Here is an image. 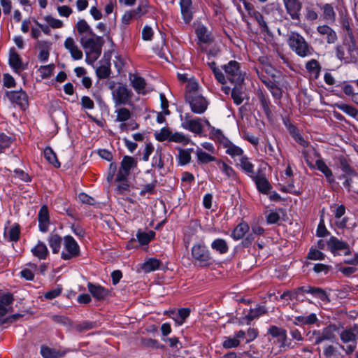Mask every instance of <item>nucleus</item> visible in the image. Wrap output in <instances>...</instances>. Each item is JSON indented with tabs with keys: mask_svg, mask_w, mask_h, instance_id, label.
Listing matches in <instances>:
<instances>
[{
	"mask_svg": "<svg viewBox=\"0 0 358 358\" xmlns=\"http://www.w3.org/2000/svg\"><path fill=\"white\" fill-rule=\"evenodd\" d=\"M336 56L345 63H353L357 60L358 48L352 34L348 36L343 43L336 48Z\"/></svg>",
	"mask_w": 358,
	"mask_h": 358,
	"instance_id": "2",
	"label": "nucleus"
},
{
	"mask_svg": "<svg viewBox=\"0 0 358 358\" xmlns=\"http://www.w3.org/2000/svg\"><path fill=\"white\" fill-rule=\"evenodd\" d=\"M266 313V308L265 306H258L254 309H250L248 314L245 315L244 317H243L242 322L245 321L247 324H249L250 322H252L254 319L258 317L259 316L265 314Z\"/></svg>",
	"mask_w": 358,
	"mask_h": 358,
	"instance_id": "33",
	"label": "nucleus"
},
{
	"mask_svg": "<svg viewBox=\"0 0 358 358\" xmlns=\"http://www.w3.org/2000/svg\"><path fill=\"white\" fill-rule=\"evenodd\" d=\"M182 120V127L196 134L200 135L203 133V125L201 124L202 119H192L190 113H185L184 116H180Z\"/></svg>",
	"mask_w": 358,
	"mask_h": 358,
	"instance_id": "13",
	"label": "nucleus"
},
{
	"mask_svg": "<svg viewBox=\"0 0 358 358\" xmlns=\"http://www.w3.org/2000/svg\"><path fill=\"white\" fill-rule=\"evenodd\" d=\"M196 155L197 157V162L199 164H208L210 162H217L215 157L206 153L199 148L196 150Z\"/></svg>",
	"mask_w": 358,
	"mask_h": 358,
	"instance_id": "43",
	"label": "nucleus"
},
{
	"mask_svg": "<svg viewBox=\"0 0 358 358\" xmlns=\"http://www.w3.org/2000/svg\"><path fill=\"white\" fill-rule=\"evenodd\" d=\"M52 320L57 324H62L64 327H69L71 328L72 321L64 315H55L52 316Z\"/></svg>",
	"mask_w": 358,
	"mask_h": 358,
	"instance_id": "61",
	"label": "nucleus"
},
{
	"mask_svg": "<svg viewBox=\"0 0 358 358\" xmlns=\"http://www.w3.org/2000/svg\"><path fill=\"white\" fill-rule=\"evenodd\" d=\"M189 138L185 136L183 134L179 132L171 133L169 141L182 143L187 145L189 142Z\"/></svg>",
	"mask_w": 358,
	"mask_h": 358,
	"instance_id": "57",
	"label": "nucleus"
},
{
	"mask_svg": "<svg viewBox=\"0 0 358 358\" xmlns=\"http://www.w3.org/2000/svg\"><path fill=\"white\" fill-rule=\"evenodd\" d=\"M248 230V224L245 222H242L235 227L231 233V236L236 241L240 240L243 238Z\"/></svg>",
	"mask_w": 358,
	"mask_h": 358,
	"instance_id": "35",
	"label": "nucleus"
},
{
	"mask_svg": "<svg viewBox=\"0 0 358 358\" xmlns=\"http://www.w3.org/2000/svg\"><path fill=\"white\" fill-rule=\"evenodd\" d=\"M161 264V262L156 258H149L142 264L141 268L145 273H150L157 270Z\"/></svg>",
	"mask_w": 358,
	"mask_h": 358,
	"instance_id": "36",
	"label": "nucleus"
},
{
	"mask_svg": "<svg viewBox=\"0 0 358 358\" xmlns=\"http://www.w3.org/2000/svg\"><path fill=\"white\" fill-rule=\"evenodd\" d=\"M193 148L182 149L178 148V162L180 165H186L191 161V152H193Z\"/></svg>",
	"mask_w": 358,
	"mask_h": 358,
	"instance_id": "42",
	"label": "nucleus"
},
{
	"mask_svg": "<svg viewBox=\"0 0 358 358\" xmlns=\"http://www.w3.org/2000/svg\"><path fill=\"white\" fill-rule=\"evenodd\" d=\"M181 14L185 23H189L193 18L192 0H180Z\"/></svg>",
	"mask_w": 358,
	"mask_h": 358,
	"instance_id": "26",
	"label": "nucleus"
},
{
	"mask_svg": "<svg viewBox=\"0 0 358 358\" xmlns=\"http://www.w3.org/2000/svg\"><path fill=\"white\" fill-rule=\"evenodd\" d=\"M64 46L70 52L71 56L73 59L79 60L83 58V52L79 49L73 38H66L64 43Z\"/></svg>",
	"mask_w": 358,
	"mask_h": 358,
	"instance_id": "20",
	"label": "nucleus"
},
{
	"mask_svg": "<svg viewBox=\"0 0 358 358\" xmlns=\"http://www.w3.org/2000/svg\"><path fill=\"white\" fill-rule=\"evenodd\" d=\"M129 79L131 83V86L138 94L143 93L146 86L145 79L136 74L129 73Z\"/></svg>",
	"mask_w": 358,
	"mask_h": 358,
	"instance_id": "29",
	"label": "nucleus"
},
{
	"mask_svg": "<svg viewBox=\"0 0 358 358\" xmlns=\"http://www.w3.org/2000/svg\"><path fill=\"white\" fill-rule=\"evenodd\" d=\"M308 258L311 260H323L325 255L320 250L311 247L308 254Z\"/></svg>",
	"mask_w": 358,
	"mask_h": 358,
	"instance_id": "60",
	"label": "nucleus"
},
{
	"mask_svg": "<svg viewBox=\"0 0 358 358\" xmlns=\"http://www.w3.org/2000/svg\"><path fill=\"white\" fill-rule=\"evenodd\" d=\"M192 262L201 267H206L213 264V259L204 243L194 244L191 250Z\"/></svg>",
	"mask_w": 358,
	"mask_h": 358,
	"instance_id": "5",
	"label": "nucleus"
},
{
	"mask_svg": "<svg viewBox=\"0 0 358 358\" xmlns=\"http://www.w3.org/2000/svg\"><path fill=\"white\" fill-rule=\"evenodd\" d=\"M285 215V210L282 208H276L275 211L270 210V224L278 223Z\"/></svg>",
	"mask_w": 358,
	"mask_h": 358,
	"instance_id": "55",
	"label": "nucleus"
},
{
	"mask_svg": "<svg viewBox=\"0 0 358 358\" xmlns=\"http://www.w3.org/2000/svg\"><path fill=\"white\" fill-rule=\"evenodd\" d=\"M38 220L39 230L43 233L47 232L50 221L48 208L46 205H43L41 207L38 213Z\"/></svg>",
	"mask_w": 358,
	"mask_h": 358,
	"instance_id": "19",
	"label": "nucleus"
},
{
	"mask_svg": "<svg viewBox=\"0 0 358 358\" xmlns=\"http://www.w3.org/2000/svg\"><path fill=\"white\" fill-rule=\"evenodd\" d=\"M76 27L80 36V40L93 36L95 34L91 27L84 19L79 20L76 24Z\"/></svg>",
	"mask_w": 358,
	"mask_h": 358,
	"instance_id": "22",
	"label": "nucleus"
},
{
	"mask_svg": "<svg viewBox=\"0 0 358 358\" xmlns=\"http://www.w3.org/2000/svg\"><path fill=\"white\" fill-rule=\"evenodd\" d=\"M31 252L39 260H45L49 255L47 245L41 241H38L37 244L31 248Z\"/></svg>",
	"mask_w": 358,
	"mask_h": 358,
	"instance_id": "25",
	"label": "nucleus"
},
{
	"mask_svg": "<svg viewBox=\"0 0 358 358\" xmlns=\"http://www.w3.org/2000/svg\"><path fill=\"white\" fill-rule=\"evenodd\" d=\"M317 31L320 35L326 36V41L329 44L334 43L337 41L336 31L328 25L318 26Z\"/></svg>",
	"mask_w": 358,
	"mask_h": 358,
	"instance_id": "27",
	"label": "nucleus"
},
{
	"mask_svg": "<svg viewBox=\"0 0 358 358\" xmlns=\"http://www.w3.org/2000/svg\"><path fill=\"white\" fill-rule=\"evenodd\" d=\"M115 113L117 114L115 121L122 123H124V122L129 120L131 116L130 110L124 107L117 109Z\"/></svg>",
	"mask_w": 358,
	"mask_h": 358,
	"instance_id": "46",
	"label": "nucleus"
},
{
	"mask_svg": "<svg viewBox=\"0 0 358 358\" xmlns=\"http://www.w3.org/2000/svg\"><path fill=\"white\" fill-rule=\"evenodd\" d=\"M190 309L189 308H180L177 311V315L175 317V322L177 324L181 325L185 320L189 316Z\"/></svg>",
	"mask_w": 358,
	"mask_h": 358,
	"instance_id": "52",
	"label": "nucleus"
},
{
	"mask_svg": "<svg viewBox=\"0 0 358 358\" xmlns=\"http://www.w3.org/2000/svg\"><path fill=\"white\" fill-rule=\"evenodd\" d=\"M80 255V246L76 241L70 235L63 238V250L61 252V259L71 260Z\"/></svg>",
	"mask_w": 358,
	"mask_h": 358,
	"instance_id": "8",
	"label": "nucleus"
},
{
	"mask_svg": "<svg viewBox=\"0 0 358 358\" xmlns=\"http://www.w3.org/2000/svg\"><path fill=\"white\" fill-rule=\"evenodd\" d=\"M6 96L13 103L17 105L21 109L25 110L28 106V96L27 93L20 90L18 91H8Z\"/></svg>",
	"mask_w": 358,
	"mask_h": 358,
	"instance_id": "15",
	"label": "nucleus"
},
{
	"mask_svg": "<svg viewBox=\"0 0 358 358\" xmlns=\"http://www.w3.org/2000/svg\"><path fill=\"white\" fill-rule=\"evenodd\" d=\"M287 43L290 49L301 57H310L314 53L313 48L297 32H290Z\"/></svg>",
	"mask_w": 358,
	"mask_h": 358,
	"instance_id": "3",
	"label": "nucleus"
},
{
	"mask_svg": "<svg viewBox=\"0 0 358 358\" xmlns=\"http://www.w3.org/2000/svg\"><path fill=\"white\" fill-rule=\"evenodd\" d=\"M196 34L201 42L208 43L211 41L210 34L205 26H199L196 29Z\"/></svg>",
	"mask_w": 358,
	"mask_h": 358,
	"instance_id": "44",
	"label": "nucleus"
},
{
	"mask_svg": "<svg viewBox=\"0 0 358 358\" xmlns=\"http://www.w3.org/2000/svg\"><path fill=\"white\" fill-rule=\"evenodd\" d=\"M270 343H272V349L270 352L275 355L280 352L284 351L287 348L289 347L291 341L287 337V331L285 329L275 326L270 327Z\"/></svg>",
	"mask_w": 358,
	"mask_h": 358,
	"instance_id": "4",
	"label": "nucleus"
},
{
	"mask_svg": "<svg viewBox=\"0 0 358 358\" xmlns=\"http://www.w3.org/2000/svg\"><path fill=\"white\" fill-rule=\"evenodd\" d=\"M14 299L10 293L0 296V317L4 316L8 312L12 311L11 304Z\"/></svg>",
	"mask_w": 358,
	"mask_h": 358,
	"instance_id": "24",
	"label": "nucleus"
},
{
	"mask_svg": "<svg viewBox=\"0 0 358 358\" xmlns=\"http://www.w3.org/2000/svg\"><path fill=\"white\" fill-rule=\"evenodd\" d=\"M256 71L266 87L268 88V58L266 55L260 56L258 58V64Z\"/></svg>",
	"mask_w": 358,
	"mask_h": 358,
	"instance_id": "17",
	"label": "nucleus"
},
{
	"mask_svg": "<svg viewBox=\"0 0 358 358\" xmlns=\"http://www.w3.org/2000/svg\"><path fill=\"white\" fill-rule=\"evenodd\" d=\"M227 80L235 85H241L244 80V76L240 71L239 63L235 60L230 61L224 66Z\"/></svg>",
	"mask_w": 358,
	"mask_h": 358,
	"instance_id": "10",
	"label": "nucleus"
},
{
	"mask_svg": "<svg viewBox=\"0 0 358 358\" xmlns=\"http://www.w3.org/2000/svg\"><path fill=\"white\" fill-rule=\"evenodd\" d=\"M70 350H57L44 345L41 348V354L43 358H62Z\"/></svg>",
	"mask_w": 358,
	"mask_h": 358,
	"instance_id": "31",
	"label": "nucleus"
},
{
	"mask_svg": "<svg viewBox=\"0 0 358 358\" xmlns=\"http://www.w3.org/2000/svg\"><path fill=\"white\" fill-rule=\"evenodd\" d=\"M267 164L262 163L258 169L255 175L252 176L259 192L264 194H268V181L266 179Z\"/></svg>",
	"mask_w": 358,
	"mask_h": 358,
	"instance_id": "11",
	"label": "nucleus"
},
{
	"mask_svg": "<svg viewBox=\"0 0 358 358\" xmlns=\"http://www.w3.org/2000/svg\"><path fill=\"white\" fill-rule=\"evenodd\" d=\"M155 232L150 231L149 232H143L138 231L136 234L138 241L141 245H148L151 240L155 237Z\"/></svg>",
	"mask_w": 358,
	"mask_h": 358,
	"instance_id": "45",
	"label": "nucleus"
},
{
	"mask_svg": "<svg viewBox=\"0 0 358 358\" xmlns=\"http://www.w3.org/2000/svg\"><path fill=\"white\" fill-rule=\"evenodd\" d=\"M305 294H310L313 297L320 299L322 301L329 303L330 299L327 292L322 288L303 285L294 289V299L298 301H303V296Z\"/></svg>",
	"mask_w": 358,
	"mask_h": 358,
	"instance_id": "7",
	"label": "nucleus"
},
{
	"mask_svg": "<svg viewBox=\"0 0 358 358\" xmlns=\"http://www.w3.org/2000/svg\"><path fill=\"white\" fill-rule=\"evenodd\" d=\"M87 289L92 296L98 301L106 299L110 294V292L108 289L99 284H94L89 282L87 283Z\"/></svg>",
	"mask_w": 358,
	"mask_h": 358,
	"instance_id": "18",
	"label": "nucleus"
},
{
	"mask_svg": "<svg viewBox=\"0 0 358 358\" xmlns=\"http://www.w3.org/2000/svg\"><path fill=\"white\" fill-rule=\"evenodd\" d=\"M239 165L245 173L250 175L251 177L255 175L253 171V165L247 157H241V158L239 159Z\"/></svg>",
	"mask_w": 358,
	"mask_h": 358,
	"instance_id": "49",
	"label": "nucleus"
},
{
	"mask_svg": "<svg viewBox=\"0 0 358 358\" xmlns=\"http://www.w3.org/2000/svg\"><path fill=\"white\" fill-rule=\"evenodd\" d=\"M217 164L220 171L229 178L236 179V173L231 166L221 160H217Z\"/></svg>",
	"mask_w": 358,
	"mask_h": 358,
	"instance_id": "50",
	"label": "nucleus"
},
{
	"mask_svg": "<svg viewBox=\"0 0 358 358\" xmlns=\"http://www.w3.org/2000/svg\"><path fill=\"white\" fill-rule=\"evenodd\" d=\"M44 157L55 167L57 168L60 166V163L57 158V155L51 148L48 147L44 150Z\"/></svg>",
	"mask_w": 358,
	"mask_h": 358,
	"instance_id": "51",
	"label": "nucleus"
},
{
	"mask_svg": "<svg viewBox=\"0 0 358 358\" xmlns=\"http://www.w3.org/2000/svg\"><path fill=\"white\" fill-rule=\"evenodd\" d=\"M133 93L127 85H120L112 91V96L115 106L131 105Z\"/></svg>",
	"mask_w": 358,
	"mask_h": 358,
	"instance_id": "9",
	"label": "nucleus"
},
{
	"mask_svg": "<svg viewBox=\"0 0 358 358\" xmlns=\"http://www.w3.org/2000/svg\"><path fill=\"white\" fill-rule=\"evenodd\" d=\"M226 152L230 156H231L232 157H239L241 158V157H243V150L236 146V145H229L227 150H226Z\"/></svg>",
	"mask_w": 358,
	"mask_h": 358,
	"instance_id": "62",
	"label": "nucleus"
},
{
	"mask_svg": "<svg viewBox=\"0 0 358 358\" xmlns=\"http://www.w3.org/2000/svg\"><path fill=\"white\" fill-rule=\"evenodd\" d=\"M336 107L345 113V114L348 115L349 116L355 118L358 114V110L353 106L350 105H348L345 103H337Z\"/></svg>",
	"mask_w": 358,
	"mask_h": 358,
	"instance_id": "56",
	"label": "nucleus"
},
{
	"mask_svg": "<svg viewBox=\"0 0 358 358\" xmlns=\"http://www.w3.org/2000/svg\"><path fill=\"white\" fill-rule=\"evenodd\" d=\"M51 43L45 41H38L37 46L40 51L38 59L41 62H45L48 61L49 57V51L50 49Z\"/></svg>",
	"mask_w": 358,
	"mask_h": 358,
	"instance_id": "34",
	"label": "nucleus"
},
{
	"mask_svg": "<svg viewBox=\"0 0 358 358\" xmlns=\"http://www.w3.org/2000/svg\"><path fill=\"white\" fill-rule=\"evenodd\" d=\"M13 141L10 136L4 133L0 134V153H2L6 148L10 147Z\"/></svg>",
	"mask_w": 358,
	"mask_h": 358,
	"instance_id": "58",
	"label": "nucleus"
},
{
	"mask_svg": "<svg viewBox=\"0 0 358 358\" xmlns=\"http://www.w3.org/2000/svg\"><path fill=\"white\" fill-rule=\"evenodd\" d=\"M96 327V322L91 321H83L78 324L72 322L71 329L78 333L85 332Z\"/></svg>",
	"mask_w": 358,
	"mask_h": 358,
	"instance_id": "41",
	"label": "nucleus"
},
{
	"mask_svg": "<svg viewBox=\"0 0 358 358\" xmlns=\"http://www.w3.org/2000/svg\"><path fill=\"white\" fill-rule=\"evenodd\" d=\"M63 238L57 234L51 232L48 238V244L54 254L59 253Z\"/></svg>",
	"mask_w": 358,
	"mask_h": 358,
	"instance_id": "32",
	"label": "nucleus"
},
{
	"mask_svg": "<svg viewBox=\"0 0 358 358\" xmlns=\"http://www.w3.org/2000/svg\"><path fill=\"white\" fill-rule=\"evenodd\" d=\"M306 69L307 71L315 78H317L319 77L321 66L316 59H313L308 61L306 64Z\"/></svg>",
	"mask_w": 358,
	"mask_h": 358,
	"instance_id": "37",
	"label": "nucleus"
},
{
	"mask_svg": "<svg viewBox=\"0 0 358 358\" xmlns=\"http://www.w3.org/2000/svg\"><path fill=\"white\" fill-rule=\"evenodd\" d=\"M211 248L220 255L226 254L229 251V245L227 241L222 238L214 240L211 243Z\"/></svg>",
	"mask_w": 358,
	"mask_h": 358,
	"instance_id": "38",
	"label": "nucleus"
},
{
	"mask_svg": "<svg viewBox=\"0 0 358 358\" xmlns=\"http://www.w3.org/2000/svg\"><path fill=\"white\" fill-rule=\"evenodd\" d=\"M137 161L133 157L124 156L121 162V165L116 176L115 180H121L127 178L130 171L136 167Z\"/></svg>",
	"mask_w": 358,
	"mask_h": 358,
	"instance_id": "14",
	"label": "nucleus"
},
{
	"mask_svg": "<svg viewBox=\"0 0 358 358\" xmlns=\"http://www.w3.org/2000/svg\"><path fill=\"white\" fill-rule=\"evenodd\" d=\"M334 330L335 327L330 325L323 329L321 332L319 331H314L313 335L315 336V344L317 345L324 341L332 340L334 338Z\"/></svg>",
	"mask_w": 358,
	"mask_h": 358,
	"instance_id": "21",
	"label": "nucleus"
},
{
	"mask_svg": "<svg viewBox=\"0 0 358 358\" xmlns=\"http://www.w3.org/2000/svg\"><path fill=\"white\" fill-rule=\"evenodd\" d=\"M20 234V226L15 224L8 230V233L5 231L4 236L9 241H17L19 239Z\"/></svg>",
	"mask_w": 358,
	"mask_h": 358,
	"instance_id": "47",
	"label": "nucleus"
},
{
	"mask_svg": "<svg viewBox=\"0 0 358 358\" xmlns=\"http://www.w3.org/2000/svg\"><path fill=\"white\" fill-rule=\"evenodd\" d=\"M339 168L342 171L343 173L341 176H355V171L351 167L348 159L344 157H340L338 158Z\"/></svg>",
	"mask_w": 358,
	"mask_h": 358,
	"instance_id": "39",
	"label": "nucleus"
},
{
	"mask_svg": "<svg viewBox=\"0 0 358 358\" xmlns=\"http://www.w3.org/2000/svg\"><path fill=\"white\" fill-rule=\"evenodd\" d=\"M199 84L196 81H189L187 86L185 90V99H188V96H196L200 94L199 92Z\"/></svg>",
	"mask_w": 358,
	"mask_h": 358,
	"instance_id": "54",
	"label": "nucleus"
},
{
	"mask_svg": "<svg viewBox=\"0 0 358 358\" xmlns=\"http://www.w3.org/2000/svg\"><path fill=\"white\" fill-rule=\"evenodd\" d=\"M80 43L86 52V62L92 64L101 55L104 40L102 36L94 34L93 36L80 40Z\"/></svg>",
	"mask_w": 358,
	"mask_h": 358,
	"instance_id": "1",
	"label": "nucleus"
},
{
	"mask_svg": "<svg viewBox=\"0 0 358 358\" xmlns=\"http://www.w3.org/2000/svg\"><path fill=\"white\" fill-rule=\"evenodd\" d=\"M315 166L318 171L324 174L329 184L335 182V177L332 171L322 159H318L315 161Z\"/></svg>",
	"mask_w": 358,
	"mask_h": 358,
	"instance_id": "23",
	"label": "nucleus"
},
{
	"mask_svg": "<svg viewBox=\"0 0 358 358\" xmlns=\"http://www.w3.org/2000/svg\"><path fill=\"white\" fill-rule=\"evenodd\" d=\"M338 180H343V185L344 186V187L345 189H347V190L348 192L351 191L353 189V183L355 182V179H358V175L357 173V172H355V176H339L338 177Z\"/></svg>",
	"mask_w": 358,
	"mask_h": 358,
	"instance_id": "53",
	"label": "nucleus"
},
{
	"mask_svg": "<svg viewBox=\"0 0 358 358\" xmlns=\"http://www.w3.org/2000/svg\"><path fill=\"white\" fill-rule=\"evenodd\" d=\"M96 73L98 78L101 79L107 78L110 73V65H101L96 70Z\"/></svg>",
	"mask_w": 358,
	"mask_h": 358,
	"instance_id": "64",
	"label": "nucleus"
},
{
	"mask_svg": "<svg viewBox=\"0 0 358 358\" xmlns=\"http://www.w3.org/2000/svg\"><path fill=\"white\" fill-rule=\"evenodd\" d=\"M190 106L192 112L196 114H203L208 108V101L201 94L188 96L185 99Z\"/></svg>",
	"mask_w": 358,
	"mask_h": 358,
	"instance_id": "12",
	"label": "nucleus"
},
{
	"mask_svg": "<svg viewBox=\"0 0 358 358\" xmlns=\"http://www.w3.org/2000/svg\"><path fill=\"white\" fill-rule=\"evenodd\" d=\"M8 62L15 72L23 69L22 59L14 48L10 50Z\"/></svg>",
	"mask_w": 358,
	"mask_h": 358,
	"instance_id": "28",
	"label": "nucleus"
},
{
	"mask_svg": "<svg viewBox=\"0 0 358 358\" xmlns=\"http://www.w3.org/2000/svg\"><path fill=\"white\" fill-rule=\"evenodd\" d=\"M358 324L341 331L340 338L344 345H340L346 354L350 355L355 352L357 345Z\"/></svg>",
	"mask_w": 358,
	"mask_h": 358,
	"instance_id": "6",
	"label": "nucleus"
},
{
	"mask_svg": "<svg viewBox=\"0 0 358 358\" xmlns=\"http://www.w3.org/2000/svg\"><path fill=\"white\" fill-rule=\"evenodd\" d=\"M329 250L334 255H340L341 252H343L345 255L350 253L348 244L335 236H331L329 239Z\"/></svg>",
	"mask_w": 358,
	"mask_h": 358,
	"instance_id": "16",
	"label": "nucleus"
},
{
	"mask_svg": "<svg viewBox=\"0 0 358 358\" xmlns=\"http://www.w3.org/2000/svg\"><path fill=\"white\" fill-rule=\"evenodd\" d=\"M150 6L146 1H141L136 8L132 9V12L134 14L136 19L141 17L145 15L149 10Z\"/></svg>",
	"mask_w": 358,
	"mask_h": 358,
	"instance_id": "48",
	"label": "nucleus"
},
{
	"mask_svg": "<svg viewBox=\"0 0 358 358\" xmlns=\"http://www.w3.org/2000/svg\"><path fill=\"white\" fill-rule=\"evenodd\" d=\"M285 7L291 17L294 20L298 19L301 10V3L298 0H284Z\"/></svg>",
	"mask_w": 358,
	"mask_h": 358,
	"instance_id": "30",
	"label": "nucleus"
},
{
	"mask_svg": "<svg viewBox=\"0 0 358 358\" xmlns=\"http://www.w3.org/2000/svg\"><path fill=\"white\" fill-rule=\"evenodd\" d=\"M171 131L169 130V129L164 127L162 128L159 133H156L155 134V138L160 142L164 141H169L170 139L171 135Z\"/></svg>",
	"mask_w": 358,
	"mask_h": 358,
	"instance_id": "63",
	"label": "nucleus"
},
{
	"mask_svg": "<svg viewBox=\"0 0 358 358\" xmlns=\"http://www.w3.org/2000/svg\"><path fill=\"white\" fill-rule=\"evenodd\" d=\"M238 85H235L234 87L231 90V98L234 102L236 105H240L243 101V93L241 90L238 87Z\"/></svg>",
	"mask_w": 358,
	"mask_h": 358,
	"instance_id": "59",
	"label": "nucleus"
},
{
	"mask_svg": "<svg viewBox=\"0 0 358 358\" xmlns=\"http://www.w3.org/2000/svg\"><path fill=\"white\" fill-rule=\"evenodd\" d=\"M323 19L329 24L334 23L336 20V13L333 6L329 3L323 6Z\"/></svg>",
	"mask_w": 358,
	"mask_h": 358,
	"instance_id": "40",
	"label": "nucleus"
}]
</instances>
